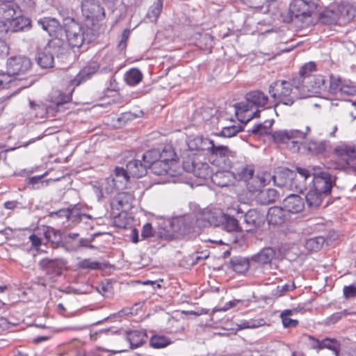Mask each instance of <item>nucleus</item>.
Segmentation results:
<instances>
[{
    "mask_svg": "<svg viewBox=\"0 0 356 356\" xmlns=\"http://www.w3.org/2000/svg\"><path fill=\"white\" fill-rule=\"evenodd\" d=\"M58 92L59 93V97L52 100L57 106L69 102L71 100V95L60 93V92Z\"/></svg>",
    "mask_w": 356,
    "mask_h": 356,
    "instance_id": "obj_61",
    "label": "nucleus"
},
{
    "mask_svg": "<svg viewBox=\"0 0 356 356\" xmlns=\"http://www.w3.org/2000/svg\"><path fill=\"white\" fill-rule=\"evenodd\" d=\"M343 295L346 298L356 296V286L353 285L346 286L343 288Z\"/></svg>",
    "mask_w": 356,
    "mask_h": 356,
    "instance_id": "obj_62",
    "label": "nucleus"
},
{
    "mask_svg": "<svg viewBox=\"0 0 356 356\" xmlns=\"http://www.w3.org/2000/svg\"><path fill=\"white\" fill-rule=\"evenodd\" d=\"M31 64V60L25 56H13L7 60V71L13 78H19L30 70Z\"/></svg>",
    "mask_w": 356,
    "mask_h": 356,
    "instance_id": "obj_10",
    "label": "nucleus"
},
{
    "mask_svg": "<svg viewBox=\"0 0 356 356\" xmlns=\"http://www.w3.org/2000/svg\"><path fill=\"white\" fill-rule=\"evenodd\" d=\"M67 44L72 48H79L84 42H90L93 40L91 29L72 22L64 31Z\"/></svg>",
    "mask_w": 356,
    "mask_h": 356,
    "instance_id": "obj_5",
    "label": "nucleus"
},
{
    "mask_svg": "<svg viewBox=\"0 0 356 356\" xmlns=\"http://www.w3.org/2000/svg\"><path fill=\"white\" fill-rule=\"evenodd\" d=\"M237 213L239 220H242L241 222L243 229L247 232L260 227L264 222V215L255 209H250L245 214L238 210Z\"/></svg>",
    "mask_w": 356,
    "mask_h": 356,
    "instance_id": "obj_7",
    "label": "nucleus"
},
{
    "mask_svg": "<svg viewBox=\"0 0 356 356\" xmlns=\"http://www.w3.org/2000/svg\"><path fill=\"white\" fill-rule=\"evenodd\" d=\"M141 236L143 238H146L153 236V229L150 223H146L142 229Z\"/></svg>",
    "mask_w": 356,
    "mask_h": 356,
    "instance_id": "obj_63",
    "label": "nucleus"
},
{
    "mask_svg": "<svg viewBox=\"0 0 356 356\" xmlns=\"http://www.w3.org/2000/svg\"><path fill=\"white\" fill-rule=\"evenodd\" d=\"M311 132V127L306 126L304 131L299 129H281L272 134L275 143L285 144L293 152L300 149V143L305 140Z\"/></svg>",
    "mask_w": 356,
    "mask_h": 356,
    "instance_id": "obj_2",
    "label": "nucleus"
},
{
    "mask_svg": "<svg viewBox=\"0 0 356 356\" xmlns=\"http://www.w3.org/2000/svg\"><path fill=\"white\" fill-rule=\"evenodd\" d=\"M143 74L141 72L136 69H131L125 74V81L129 86H135L142 80Z\"/></svg>",
    "mask_w": 356,
    "mask_h": 356,
    "instance_id": "obj_40",
    "label": "nucleus"
},
{
    "mask_svg": "<svg viewBox=\"0 0 356 356\" xmlns=\"http://www.w3.org/2000/svg\"><path fill=\"white\" fill-rule=\"evenodd\" d=\"M183 168L188 172H191L197 178L206 179L211 177L212 170L209 163L198 159L188 160L183 162Z\"/></svg>",
    "mask_w": 356,
    "mask_h": 356,
    "instance_id": "obj_9",
    "label": "nucleus"
},
{
    "mask_svg": "<svg viewBox=\"0 0 356 356\" xmlns=\"http://www.w3.org/2000/svg\"><path fill=\"white\" fill-rule=\"evenodd\" d=\"M352 7L348 3H339L325 13V16L330 18V23H336L339 19H349Z\"/></svg>",
    "mask_w": 356,
    "mask_h": 356,
    "instance_id": "obj_18",
    "label": "nucleus"
},
{
    "mask_svg": "<svg viewBox=\"0 0 356 356\" xmlns=\"http://www.w3.org/2000/svg\"><path fill=\"white\" fill-rule=\"evenodd\" d=\"M73 213L69 209H60L56 212L51 213V216H56L58 218H65L67 220H70L72 218Z\"/></svg>",
    "mask_w": 356,
    "mask_h": 356,
    "instance_id": "obj_58",
    "label": "nucleus"
},
{
    "mask_svg": "<svg viewBox=\"0 0 356 356\" xmlns=\"http://www.w3.org/2000/svg\"><path fill=\"white\" fill-rule=\"evenodd\" d=\"M311 177L310 172L302 168H297V172L293 171V179L288 185L287 190L302 193L306 188V181Z\"/></svg>",
    "mask_w": 356,
    "mask_h": 356,
    "instance_id": "obj_17",
    "label": "nucleus"
},
{
    "mask_svg": "<svg viewBox=\"0 0 356 356\" xmlns=\"http://www.w3.org/2000/svg\"><path fill=\"white\" fill-rule=\"evenodd\" d=\"M271 179L272 176L269 173L261 174L253 178L251 181L248 182L247 188L252 193L257 192L262 187L268 184Z\"/></svg>",
    "mask_w": 356,
    "mask_h": 356,
    "instance_id": "obj_29",
    "label": "nucleus"
},
{
    "mask_svg": "<svg viewBox=\"0 0 356 356\" xmlns=\"http://www.w3.org/2000/svg\"><path fill=\"white\" fill-rule=\"evenodd\" d=\"M163 8V3L161 0H156L149 8L147 17L151 22H156L160 15Z\"/></svg>",
    "mask_w": 356,
    "mask_h": 356,
    "instance_id": "obj_41",
    "label": "nucleus"
},
{
    "mask_svg": "<svg viewBox=\"0 0 356 356\" xmlns=\"http://www.w3.org/2000/svg\"><path fill=\"white\" fill-rule=\"evenodd\" d=\"M132 348H138L143 343V335L138 331H133L128 335Z\"/></svg>",
    "mask_w": 356,
    "mask_h": 356,
    "instance_id": "obj_51",
    "label": "nucleus"
},
{
    "mask_svg": "<svg viewBox=\"0 0 356 356\" xmlns=\"http://www.w3.org/2000/svg\"><path fill=\"white\" fill-rule=\"evenodd\" d=\"M212 147L209 149V152L210 154L218 157H228L232 156V151L226 145H220L218 142L212 140Z\"/></svg>",
    "mask_w": 356,
    "mask_h": 356,
    "instance_id": "obj_34",
    "label": "nucleus"
},
{
    "mask_svg": "<svg viewBox=\"0 0 356 356\" xmlns=\"http://www.w3.org/2000/svg\"><path fill=\"white\" fill-rule=\"evenodd\" d=\"M24 78L13 77L10 73H0V88L10 87V85H17V81H22Z\"/></svg>",
    "mask_w": 356,
    "mask_h": 356,
    "instance_id": "obj_47",
    "label": "nucleus"
},
{
    "mask_svg": "<svg viewBox=\"0 0 356 356\" xmlns=\"http://www.w3.org/2000/svg\"><path fill=\"white\" fill-rule=\"evenodd\" d=\"M356 95V86L350 81L345 80L338 95L351 96Z\"/></svg>",
    "mask_w": 356,
    "mask_h": 356,
    "instance_id": "obj_49",
    "label": "nucleus"
},
{
    "mask_svg": "<svg viewBox=\"0 0 356 356\" xmlns=\"http://www.w3.org/2000/svg\"><path fill=\"white\" fill-rule=\"evenodd\" d=\"M279 198V193L274 188L259 190L256 200L261 204H268L275 202Z\"/></svg>",
    "mask_w": 356,
    "mask_h": 356,
    "instance_id": "obj_31",
    "label": "nucleus"
},
{
    "mask_svg": "<svg viewBox=\"0 0 356 356\" xmlns=\"http://www.w3.org/2000/svg\"><path fill=\"white\" fill-rule=\"evenodd\" d=\"M232 268L238 273H244L249 268V261L245 258H238L232 261Z\"/></svg>",
    "mask_w": 356,
    "mask_h": 356,
    "instance_id": "obj_48",
    "label": "nucleus"
},
{
    "mask_svg": "<svg viewBox=\"0 0 356 356\" xmlns=\"http://www.w3.org/2000/svg\"><path fill=\"white\" fill-rule=\"evenodd\" d=\"M126 169L130 177L139 178L146 175L147 168L142 160L133 159L129 161Z\"/></svg>",
    "mask_w": 356,
    "mask_h": 356,
    "instance_id": "obj_28",
    "label": "nucleus"
},
{
    "mask_svg": "<svg viewBox=\"0 0 356 356\" xmlns=\"http://www.w3.org/2000/svg\"><path fill=\"white\" fill-rule=\"evenodd\" d=\"M296 310H290L286 309L284 310L281 314L280 318L282 319V322L283 326L286 328L295 327L298 325V321L295 319L291 318L289 316L292 314L293 312H295Z\"/></svg>",
    "mask_w": 356,
    "mask_h": 356,
    "instance_id": "obj_44",
    "label": "nucleus"
},
{
    "mask_svg": "<svg viewBox=\"0 0 356 356\" xmlns=\"http://www.w3.org/2000/svg\"><path fill=\"white\" fill-rule=\"evenodd\" d=\"M150 345L155 348H162L170 345L172 341L171 340L160 334H154L150 339Z\"/></svg>",
    "mask_w": 356,
    "mask_h": 356,
    "instance_id": "obj_43",
    "label": "nucleus"
},
{
    "mask_svg": "<svg viewBox=\"0 0 356 356\" xmlns=\"http://www.w3.org/2000/svg\"><path fill=\"white\" fill-rule=\"evenodd\" d=\"M287 212L284 207H273L268 209L267 213V220L271 225H281L286 220Z\"/></svg>",
    "mask_w": 356,
    "mask_h": 356,
    "instance_id": "obj_26",
    "label": "nucleus"
},
{
    "mask_svg": "<svg viewBox=\"0 0 356 356\" xmlns=\"http://www.w3.org/2000/svg\"><path fill=\"white\" fill-rule=\"evenodd\" d=\"M316 344L319 347V349H329L332 350L336 356H338L339 354L341 344L334 339L326 338L321 341H317Z\"/></svg>",
    "mask_w": 356,
    "mask_h": 356,
    "instance_id": "obj_38",
    "label": "nucleus"
},
{
    "mask_svg": "<svg viewBox=\"0 0 356 356\" xmlns=\"http://www.w3.org/2000/svg\"><path fill=\"white\" fill-rule=\"evenodd\" d=\"M325 241V238L321 236L311 238L306 241L305 247L310 251L316 252L322 248Z\"/></svg>",
    "mask_w": 356,
    "mask_h": 356,
    "instance_id": "obj_42",
    "label": "nucleus"
},
{
    "mask_svg": "<svg viewBox=\"0 0 356 356\" xmlns=\"http://www.w3.org/2000/svg\"><path fill=\"white\" fill-rule=\"evenodd\" d=\"M45 237L47 241L52 244L58 243L60 241V236L54 228H48L45 232Z\"/></svg>",
    "mask_w": 356,
    "mask_h": 356,
    "instance_id": "obj_54",
    "label": "nucleus"
},
{
    "mask_svg": "<svg viewBox=\"0 0 356 356\" xmlns=\"http://www.w3.org/2000/svg\"><path fill=\"white\" fill-rule=\"evenodd\" d=\"M134 197L129 193H119L113 198L111 202V209L117 211H126L130 209Z\"/></svg>",
    "mask_w": 356,
    "mask_h": 356,
    "instance_id": "obj_21",
    "label": "nucleus"
},
{
    "mask_svg": "<svg viewBox=\"0 0 356 356\" xmlns=\"http://www.w3.org/2000/svg\"><path fill=\"white\" fill-rule=\"evenodd\" d=\"M319 6V0H293L290 6L291 11L296 17H310Z\"/></svg>",
    "mask_w": 356,
    "mask_h": 356,
    "instance_id": "obj_13",
    "label": "nucleus"
},
{
    "mask_svg": "<svg viewBox=\"0 0 356 356\" xmlns=\"http://www.w3.org/2000/svg\"><path fill=\"white\" fill-rule=\"evenodd\" d=\"M333 183L334 178L328 172L315 170L313 172L312 186L311 187L317 190V191L327 195L331 191Z\"/></svg>",
    "mask_w": 356,
    "mask_h": 356,
    "instance_id": "obj_8",
    "label": "nucleus"
},
{
    "mask_svg": "<svg viewBox=\"0 0 356 356\" xmlns=\"http://www.w3.org/2000/svg\"><path fill=\"white\" fill-rule=\"evenodd\" d=\"M242 130L239 125H232L229 127H225L222 129L221 131L218 134V136L231 138L234 136L237 133Z\"/></svg>",
    "mask_w": 356,
    "mask_h": 356,
    "instance_id": "obj_52",
    "label": "nucleus"
},
{
    "mask_svg": "<svg viewBox=\"0 0 356 356\" xmlns=\"http://www.w3.org/2000/svg\"><path fill=\"white\" fill-rule=\"evenodd\" d=\"M212 140L203 138L202 136H196L188 140V146L191 150L207 151L209 152V149L212 147Z\"/></svg>",
    "mask_w": 356,
    "mask_h": 356,
    "instance_id": "obj_30",
    "label": "nucleus"
},
{
    "mask_svg": "<svg viewBox=\"0 0 356 356\" xmlns=\"http://www.w3.org/2000/svg\"><path fill=\"white\" fill-rule=\"evenodd\" d=\"M175 162V157L172 160H165L162 159L161 160L154 163L149 168L151 171L157 175H170L172 176V173L170 172V165Z\"/></svg>",
    "mask_w": 356,
    "mask_h": 356,
    "instance_id": "obj_32",
    "label": "nucleus"
},
{
    "mask_svg": "<svg viewBox=\"0 0 356 356\" xmlns=\"http://www.w3.org/2000/svg\"><path fill=\"white\" fill-rule=\"evenodd\" d=\"M254 170L251 167H243L238 172V175L240 179L245 181H250L253 179Z\"/></svg>",
    "mask_w": 356,
    "mask_h": 356,
    "instance_id": "obj_55",
    "label": "nucleus"
},
{
    "mask_svg": "<svg viewBox=\"0 0 356 356\" xmlns=\"http://www.w3.org/2000/svg\"><path fill=\"white\" fill-rule=\"evenodd\" d=\"M66 50V43L60 38H53L43 49H38L35 57L38 64L42 68L51 67L54 55L58 56Z\"/></svg>",
    "mask_w": 356,
    "mask_h": 356,
    "instance_id": "obj_3",
    "label": "nucleus"
},
{
    "mask_svg": "<svg viewBox=\"0 0 356 356\" xmlns=\"http://www.w3.org/2000/svg\"><path fill=\"white\" fill-rule=\"evenodd\" d=\"M66 262L64 259L58 258L55 259H44L39 262V266L47 274L54 276L61 275L65 267Z\"/></svg>",
    "mask_w": 356,
    "mask_h": 356,
    "instance_id": "obj_19",
    "label": "nucleus"
},
{
    "mask_svg": "<svg viewBox=\"0 0 356 356\" xmlns=\"http://www.w3.org/2000/svg\"><path fill=\"white\" fill-rule=\"evenodd\" d=\"M38 26L47 31L54 38H59L58 34L62 31V26L58 19L51 17H44L37 20Z\"/></svg>",
    "mask_w": 356,
    "mask_h": 356,
    "instance_id": "obj_20",
    "label": "nucleus"
},
{
    "mask_svg": "<svg viewBox=\"0 0 356 356\" xmlns=\"http://www.w3.org/2000/svg\"><path fill=\"white\" fill-rule=\"evenodd\" d=\"M340 156L345 164L354 168L356 166V150L352 148H346L340 152Z\"/></svg>",
    "mask_w": 356,
    "mask_h": 356,
    "instance_id": "obj_39",
    "label": "nucleus"
},
{
    "mask_svg": "<svg viewBox=\"0 0 356 356\" xmlns=\"http://www.w3.org/2000/svg\"><path fill=\"white\" fill-rule=\"evenodd\" d=\"M220 225L229 232L243 230L241 222L239 223L238 220L225 213H223Z\"/></svg>",
    "mask_w": 356,
    "mask_h": 356,
    "instance_id": "obj_36",
    "label": "nucleus"
},
{
    "mask_svg": "<svg viewBox=\"0 0 356 356\" xmlns=\"http://www.w3.org/2000/svg\"><path fill=\"white\" fill-rule=\"evenodd\" d=\"M175 154L170 147H165L160 152L159 149H152L146 152L142 156V161L146 165L147 169L154 165V163L161 160H172Z\"/></svg>",
    "mask_w": 356,
    "mask_h": 356,
    "instance_id": "obj_14",
    "label": "nucleus"
},
{
    "mask_svg": "<svg viewBox=\"0 0 356 356\" xmlns=\"http://www.w3.org/2000/svg\"><path fill=\"white\" fill-rule=\"evenodd\" d=\"M301 81L293 79L292 83L285 80H278L273 82L268 89V92L275 100L276 107L279 104L291 106L296 99L302 98L300 91Z\"/></svg>",
    "mask_w": 356,
    "mask_h": 356,
    "instance_id": "obj_1",
    "label": "nucleus"
},
{
    "mask_svg": "<svg viewBox=\"0 0 356 356\" xmlns=\"http://www.w3.org/2000/svg\"><path fill=\"white\" fill-rule=\"evenodd\" d=\"M304 147L314 154H323L328 152L331 147L328 140H311L304 143Z\"/></svg>",
    "mask_w": 356,
    "mask_h": 356,
    "instance_id": "obj_25",
    "label": "nucleus"
},
{
    "mask_svg": "<svg viewBox=\"0 0 356 356\" xmlns=\"http://www.w3.org/2000/svg\"><path fill=\"white\" fill-rule=\"evenodd\" d=\"M293 171L288 168L280 169L275 175L272 176L274 184L280 188L287 189L288 185L293 179Z\"/></svg>",
    "mask_w": 356,
    "mask_h": 356,
    "instance_id": "obj_27",
    "label": "nucleus"
},
{
    "mask_svg": "<svg viewBox=\"0 0 356 356\" xmlns=\"http://www.w3.org/2000/svg\"><path fill=\"white\" fill-rule=\"evenodd\" d=\"M325 81L322 75L313 76L305 83H301L300 88L302 98L321 93L325 88Z\"/></svg>",
    "mask_w": 356,
    "mask_h": 356,
    "instance_id": "obj_12",
    "label": "nucleus"
},
{
    "mask_svg": "<svg viewBox=\"0 0 356 356\" xmlns=\"http://www.w3.org/2000/svg\"><path fill=\"white\" fill-rule=\"evenodd\" d=\"M81 12L83 17L91 21L102 20L105 16L104 8L95 0L83 1Z\"/></svg>",
    "mask_w": 356,
    "mask_h": 356,
    "instance_id": "obj_15",
    "label": "nucleus"
},
{
    "mask_svg": "<svg viewBox=\"0 0 356 356\" xmlns=\"http://www.w3.org/2000/svg\"><path fill=\"white\" fill-rule=\"evenodd\" d=\"M323 195H325L323 193L317 191V190H315L312 187H310L305 196L308 207L310 208L318 207L322 202Z\"/></svg>",
    "mask_w": 356,
    "mask_h": 356,
    "instance_id": "obj_35",
    "label": "nucleus"
},
{
    "mask_svg": "<svg viewBox=\"0 0 356 356\" xmlns=\"http://www.w3.org/2000/svg\"><path fill=\"white\" fill-rule=\"evenodd\" d=\"M250 327L251 329L257 328L259 327L263 326L266 325V322L264 319H258V320H249Z\"/></svg>",
    "mask_w": 356,
    "mask_h": 356,
    "instance_id": "obj_64",
    "label": "nucleus"
},
{
    "mask_svg": "<svg viewBox=\"0 0 356 356\" xmlns=\"http://www.w3.org/2000/svg\"><path fill=\"white\" fill-rule=\"evenodd\" d=\"M296 288V285L293 282L287 283L284 285H279L277 286V293L281 296L285 293L292 291Z\"/></svg>",
    "mask_w": 356,
    "mask_h": 356,
    "instance_id": "obj_57",
    "label": "nucleus"
},
{
    "mask_svg": "<svg viewBox=\"0 0 356 356\" xmlns=\"http://www.w3.org/2000/svg\"><path fill=\"white\" fill-rule=\"evenodd\" d=\"M316 70V67L315 63L309 62L300 67L298 76H296L294 79H298V80H300L302 83H305V81L309 80L310 77L313 76L311 75V73Z\"/></svg>",
    "mask_w": 356,
    "mask_h": 356,
    "instance_id": "obj_37",
    "label": "nucleus"
},
{
    "mask_svg": "<svg viewBox=\"0 0 356 356\" xmlns=\"http://www.w3.org/2000/svg\"><path fill=\"white\" fill-rule=\"evenodd\" d=\"M350 313L346 309H344L341 312L334 313L333 314H332L330 316L327 317L325 319V324L328 325L335 324L343 317L348 315Z\"/></svg>",
    "mask_w": 356,
    "mask_h": 356,
    "instance_id": "obj_53",
    "label": "nucleus"
},
{
    "mask_svg": "<svg viewBox=\"0 0 356 356\" xmlns=\"http://www.w3.org/2000/svg\"><path fill=\"white\" fill-rule=\"evenodd\" d=\"M172 229L183 235L189 234L191 233H196L197 225L196 216L193 214L184 215L177 217L171 222Z\"/></svg>",
    "mask_w": 356,
    "mask_h": 356,
    "instance_id": "obj_6",
    "label": "nucleus"
},
{
    "mask_svg": "<svg viewBox=\"0 0 356 356\" xmlns=\"http://www.w3.org/2000/svg\"><path fill=\"white\" fill-rule=\"evenodd\" d=\"M3 2L0 4V26L3 27L16 14L17 6L13 2V0H2Z\"/></svg>",
    "mask_w": 356,
    "mask_h": 356,
    "instance_id": "obj_24",
    "label": "nucleus"
},
{
    "mask_svg": "<svg viewBox=\"0 0 356 356\" xmlns=\"http://www.w3.org/2000/svg\"><path fill=\"white\" fill-rule=\"evenodd\" d=\"M344 81L345 80L342 79L339 76L333 74L330 75L329 87V91L330 93L338 95L339 90L342 88Z\"/></svg>",
    "mask_w": 356,
    "mask_h": 356,
    "instance_id": "obj_45",
    "label": "nucleus"
},
{
    "mask_svg": "<svg viewBox=\"0 0 356 356\" xmlns=\"http://www.w3.org/2000/svg\"><path fill=\"white\" fill-rule=\"evenodd\" d=\"M79 266L83 269L95 270L101 267V264L95 261L84 259L80 262Z\"/></svg>",
    "mask_w": 356,
    "mask_h": 356,
    "instance_id": "obj_56",
    "label": "nucleus"
},
{
    "mask_svg": "<svg viewBox=\"0 0 356 356\" xmlns=\"http://www.w3.org/2000/svg\"><path fill=\"white\" fill-rule=\"evenodd\" d=\"M95 72L94 70H92L91 67H84L77 75L72 80V84L74 86H79L83 81H86L87 79L90 78L92 74Z\"/></svg>",
    "mask_w": 356,
    "mask_h": 356,
    "instance_id": "obj_46",
    "label": "nucleus"
},
{
    "mask_svg": "<svg viewBox=\"0 0 356 356\" xmlns=\"http://www.w3.org/2000/svg\"><path fill=\"white\" fill-rule=\"evenodd\" d=\"M283 207L287 213H298L305 207L303 199L298 195L291 194L282 202Z\"/></svg>",
    "mask_w": 356,
    "mask_h": 356,
    "instance_id": "obj_22",
    "label": "nucleus"
},
{
    "mask_svg": "<svg viewBox=\"0 0 356 356\" xmlns=\"http://www.w3.org/2000/svg\"><path fill=\"white\" fill-rule=\"evenodd\" d=\"M29 240L31 242L32 245L38 251L42 252H47L46 250H44L40 248V246L42 245V241H41V239L39 237H38L36 235L31 234L29 236Z\"/></svg>",
    "mask_w": 356,
    "mask_h": 356,
    "instance_id": "obj_59",
    "label": "nucleus"
},
{
    "mask_svg": "<svg viewBox=\"0 0 356 356\" xmlns=\"http://www.w3.org/2000/svg\"><path fill=\"white\" fill-rule=\"evenodd\" d=\"M274 122L273 120H266L264 124H255L252 129V132L257 135H264L267 134L268 129L271 127Z\"/></svg>",
    "mask_w": 356,
    "mask_h": 356,
    "instance_id": "obj_50",
    "label": "nucleus"
},
{
    "mask_svg": "<svg viewBox=\"0 0 356 356\" xmlns=\"http://www.w3.org/2000/svg\"><path fill=\"white\" fill-rule=\"evenodd\" d=\"M130 175L127 169L121 167H116L114 170V175L106 179L109 188H106L108 193H112L113 188L120 190L126 186Z\"/></svg>",
    "mask_w": 356,
    "mask_h": 356,
    "instance_id": "obj_16",
    "label": "nucleus"
},
{
    "mask_svg": "<svg viewBox=\"0 0 356 356\" xmlns=\"http://www.w3.org/2000/svg\"><path fill=\"white\" fill-rule=\"evenodd\" d=\"M31 19L22 16L13 17L8 23L5 24L3 31L5 32H18L31 27Z\"/></svg>",
    "mask_w": 356,
    "mask_h": 356,
    "instance_id": "obj_23",
    "label": "nucleus"
},
{
    "mask_svg": "<svg viewBox=\"0 0 356 356\" xmlns=\"http://www.w3.org/2000/svg\"><path fill=\"white\" fill-rule=\"evenodd\" d=\"M222 218L223 213L220 209H205L196 216V222L199 227L209 225L219 226L222 222Z\"/></svg>",
    "mask_w": 356,
    "mask_h": 356,
    "instance_id": "obj_11",
    "label": "nucleus"
},
{
    "mask_svg": "<svg viewBox=\"0 0 356 356\" xmlns=\"http://www.w3.org/2000/svg\"><path fill=\"white\" fill-rule=\"evenodd\" d=\"M275 250L271 248H266L262 249L259 253L252 256V259L254 261L259 264H269L275 257Z\"/></svg>",
    "mask_w": 356,
    "mask_h": 356,
    "instance_id": "obj_33",
    "label": "nucleus"
},
{
    "mask_svg": "<svg viewBox=\"0 0 356 356\" xmlns=\"http://www.w3.org/2000/svg\"><path fill=\"white\" fill-rule=\"evenodd\" d=\"M130 30L129 29H124L121 35V40L119 42V48L121 49H125L127 47V41L130 35Z\"/></svg>",
    "mask_w": 356,
    "mask_h": 356,
    "instance_id": "obj_60",
    "label": "nucleus"
},
{
    "mask_svg": "<svg viewBox=\"0 0 356 356\" xmlns=\"http://www.w3.org/2000/svg\"><path fill=\"white\" fill-rule=\"evenodd\" d=\"M246 101L241 102L236 104L235 113L237 115L243 113H248V121L257 117L259 110L252 111V106H254L257 108L265 107L268 102V97L263 92L259 90H254L248 92L245 97Z\"/></svg>",
    "mask_w": 356,
    "mask_h": 356,
    "instance_id": "obj_4",
    "label": "nucleus"
}]
</instances>
